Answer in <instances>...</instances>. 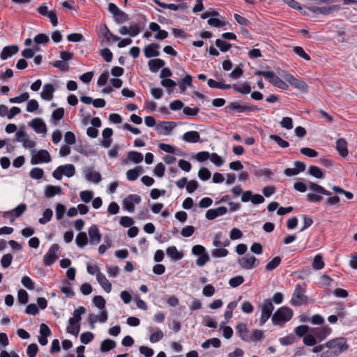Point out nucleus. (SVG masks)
I'll use <instances>...</instances> for the list:
<instances>
[{"label":"nucleus","instance_id":"nucleus-42","mask_svg":"<svg viewBox=\"0 0 357 357\" xmlns=\"http://www.w3.org/2000/svg\"><path fill=\"white\" fill-rule=\"evenodd\" d=\"M160 84L163 86L167 89L168 93H171L173 91V89L177 85L176 82L171 79L169 78L168 79H163L160 82Z\"/></svg>","mask_w":357,"mask_h":357},{"label":"nucleus","instance_id":"nucleus-16","mask_svg":"<svg viewBox=\"0 0 357 357\" xmlns=\"http://www.w3.org/2000/svg\"><path fill=\"white\" fill-rule=\"evenodd\" d=\"M86 310L83 306H79L75 309L73 312V317H70L68 320V324L70 326H74L75 324H79L82 320V315L85 314Z\"/></svg>","mask_w":357,"mask_h":357},{"label":"nucleus","instance_id":"nucleus-39","mask_svg":"<svg viewBox=\"0 0 357 357\" xmlns=\"http://www.w3.org/2000/svg\"><path fill=\"white\" fill-rule=\"evenodd\" d=\"M264 332L262 331L255 329L252 331L250 335L248 336V342H258L264 339Z\"/></svg>","mask_w":357,"mask_h":357},{"label":"nucleus","instance_id":"nucleus-7","mask_svg":"<svg viewBox=\"0 0 357 357\" xmlns=\"http://www.w3.org/2000/svg\"><path fill=\"white\" fill-rule=\"evenodd\" d=\"M304 290L300 284L296 285L290 303L294 306H301L307 303V296L304 294Z\"/></svg>","mask_w":357,"mask_h":357},{"label":"nucleus","instance_id":"nucleus-46","mask_svg":"<svg viewBox=\"0 0 357 357\" xmlns=\"http://www.w3.org/2000/svg\"><path fill=\"white\" fill-rule=\"evenodd\" d=\"M281 263V257L279 256L275 257L266 266L267 271H272L276 268Z\"/></svg>","mask_w":357,"mask_h":357},{"label":"nucleus","instance_id":"nucleus-26","mask_svg":"<svg viewBox=\"0 0 357 357\" xmlns=\"http://www.w3.org/2000/svg\"><path fill=\"white\" fill-rule=\"evenodd\" d=\"M340 307L336 308V315L337 317V319L343 324L345 325L348 323L347 321V316L349 315L348 312L346 310L345 307L340 303H337Z\"/></svg>","mask_w":357,"mask_h":357},{"label":"nucleus","instance_id":"nucleus-56","mask_svg":"<svg viewBox=\"0 0 357 357\" xmlns=\"http://www.w3.org/2000/svg\"><path fill=\"white\" fill-rule=\"evenodd\" d=\"M17 299L20 303L25 305L29 301L28 293L23 289L18 291Z\"/></svg>","mask_w":357,"mask_h":357},{"label":"nucleus","instance_id":"nucleus-9","mask_svg":"<svg viewBox=\"0 0 357 357\" xmlns=\"http://www.w3.org/2000/svg\"><path fill=\"white\" fill-rule=\"evenodd\" d=\"M59 250V245L56 243L52 244L47 252L44 255L43 262L47 266H52L58 259L56 252Z\"/></svg>","mask_w":357,"mask_h":357},{"label":"nucleus","instance_id":"nucleus-37","mask_svg":"<svg viewBox=\"0 0 357 357\" xmlns=\"http://www.w3.org/2000/svg\"><path fill=\"white\" fill-rule=\"evenodd\" d=\"M26 205L24 203L19 204L17 207H15L13 211L14 213L12 217L10 222H13L16 218H19L21 216L26 210Z\"/></svg>","mask_w":357,"mask_h":357},{"label":"nucleus","instance_id":"nucleus-32","mask_svg":"<svg viewBox=\"0 0 357 357\" xmlns=\"http://www.w3.org/2000/svg\"><path fill=\"white\" fill-rule=\"evenodd\" d=\"M232 89L242 94V95H246V94H248L251 92V86H250V84L247 82L245 83H243V84H232Z\"/></svg>","mask_w":357,"mask_h":357},{"label":"nucleus","instance_id":"nucleus-11","mask_svg":"<svg viewBox=\"0 0 357 357\" xmlns=\"http://www.w3.org/2000/svg\"><path fill=\"white\" fill-rule=\"evenodd\" d=\"M332 332V329L328 326L320 328H311V333L314 334L317 341L321 342L326 338Z\"/></svg>","mask_w":357,"mask_h":357},{"label":"nucleus","instance_id":"nucleus-45","mask_svg":"<svg viewBox=\"0 0 357 357\" xmlns=\"http://www.w3.org/2000/svg\"><path fill=\"white\" fill-rule=\"evenodd\" d=\"M253 173L257 177L265 176L268 178H271L273 176V172L268 168L255 169Z\"/></svg>","mask_w":357,"mask_h":357},{"label":"nucleus","instance_id":"nucleus-49","mask_svg":"<svg viewBox=\"0 0 357 357\" xmlns=\"http://www.w3.org/2000/svg\"><path fill=\"white\" fill-rule=\"evenodd\" d=\"M29 176L33 179H41L44 176V171L41 168L34 167L30 171Z\"/></svg>","mask_w":357,"mask_h":357},{"label":"nucleus","instance_id":"nucleus-17","mask_svg":"<svg viewBox=\"0 0 357 357\" xmlns=\"http://www.w3.org/2000/svg\"><path fill=\"white\" fill-rule=\"evenodd\" d=\"M227 208L225 206H220L216 208L209 209L206 213V218L209 220L215 219L216 218L226 214Z\"/></svg>","mask_w":357,"mask_h":357},{"label":"nucleus","instance_id":"nucleus-58","mask_svg":"<svg viewBox=\"0 0 357 357\" xmlns=\"http://www.w3.org/2000/svg\"><path fill=\"white\" fill-rule=\"evenodd\" d=\"M29 93L24 92V93H22L19 96L10 98L9 101L11 103H20V102L26 101L29 99Z\"/></svg>","mask_w":357,"mask_h":357},{"label":"nucleus","instance_id":"nucleus-44","mask_svg":"<svg viewBox=\"0 0 357 357\" xmlns=\"http://www.w3.org/2000/svg\"><path fill=\"white\" fill-rule=\"evenodd\" d=\"M324 262L321 255H317L312 262V268L314 270H321L324 267Z\"/></svg>","mask_w":357,"mask_h":357},{"label":"nucleus","instance_id":"nucleus-50","mask_svg":"<svg viewBox=\"0 0 357 357\" xmlns=\"http://www.w3.org/2000/svg\"><path fill=\"white\" fill-rule=\"evenodd\" d=\"M86 178L89 181L98 183L101 181V175L98 172L89 171L86 174Z\"/></svg>","mask_w":357,"mask_h":357},{"label":"nucleus","instance_id":"nucleus-27","mask_svg":"<svg viewBox=\"0 0 357 357\" xmlns=\"http://www.w3.org/2000/svg\"><path fill=\"white\" fill-rule=\"evenodd\" d=\"M116 346V343L114 340L107 338L100 343V350L102 353H107L114 349Z\"/></svg>","mask_w":357,"mask_h":357},{"label":"nucleus","instance_id":"nucleus-61","mask_svg":"<svg viewBox=\"0 0 357 357\" xmlns=\"http://www.w3.org/2000/svg\"><path fill=\"white\" fill-rule=\"evenodd\" d=\"M207 22L208 25L216 28H219L225 25V22L220 20L217 17H210Z\"/></svg>","mask_w":357,"mask_h":357},{"label":"nucleus","instance_id":"nucleus-53","mask_svg":"<svg viewBox=\"0 0 357 357\" xmlns=\"http://www.w3.org/2000/svg\"><path fill=\"white\" fill-rule=\"evenodd\" d=\"M293 52L298 56L303 58L306 61L310 60V56L305 52L304 49L300 46H296L293 48Z\"/></svg>","mask_w":357,"mask_h":357},{"label":"nucleus","instance_id":"nucleus-10","mask_svg":"<svg viewBox=\"0 0 357 357\" xmlns=\"http://www.w3.org/2000/svg\"><path fill=\"white\" fill-rule=\"evenodd\" d=\"M238 262L242 268L246 270L252 269L259 264V261L255 256L248 255L245 257L239 258Z\"/></svg>","mask_w":357,"mask_h":357},{"label":"nucleus","instance_id":"nucleus-63","mask_svg":"<svg viewBox=\"0 0 357 357\" xmlns=\"http://www.w3.org/2000/svg\"><path fill=\"white\" fill-rule=\"evenodd\" d=\"M81 200L87 204L91 202V200L93 199V194L91 191L89 190H84L82 191L79 194Z\"/></svg>","mask_w":357,"mask_h":357},{"label":"nucleus","instance_id":"nucleus-18","mask_svg":"<svg viewBox=\"0 0 357 357\" xmlns=\"http://www.w3.org/2000/svg\"><path fill=\"white\" fill-rule=\"evenodd\" d=\"M144 159L143 155L140 152L131 151L128 153L127 158L122 160L123 165L128 164L129 160L133 162L135 164H139L142 162Z\"/></svg>","mask_w":357,"mask_h":357},{"label":"nucleus","instance_id":"nucleus-64","mask_svg":"<svg viewBox=\"0 0 357 357\" xmlns=\"http://www.w3.org/2000/svg\"><path fill=\"white\" fill-rule=\"evenodd\" d=\"M38 351V347L36 343L29 344L26 349V354L29 357H36Z\"/></svg>","mask_w":357,"mask_h":357},{"label":"nucleus","instance_id":"nucleus-59","mask_svg":"<svg viewBox=\"0 0 357 357\" xmlns=\"http://www.w3.org/2000/svg\"><path fill=\"white\" fill-rule=\"evenodd\" d=\"M244 280H245L243 276L238 275V276L231 278L229 280V284L231 287L235 288V287L240 286L241 284H243Z\"/></svg>","mask_w":357,"mask_h":357},{"label":"nucleus","instance_id":"nucleus-6","mask_svg":"<svg viewBox=\"0 0 357 357\" xmlns=\"http://www.w3.org/2000/svg\"><path fill=\"white\" fill-rule=\"evenodd\" d=\"M192 253L194 255L198 256V258L196 260V264L198 266L201 267L204 266L210 260L209 255L203 245H194L192 248Z\"/></svg>","mask_w":357,"mask_h":357},{"label":"nucleus","instance_id":"nucleus-41","mask_svg":"<svg viewBox=\"0 0 357 357\" xmlns=\"http://www.w3.org/2000/svg\"><path fill=\"white\" fill-rule=\"evenodd\" d=\"M340 9V5H332V6H329L319 7V14L328 15L332 13L333 12H334L335 10H338Z\"/></svg>","mask_w":357,"mask_h":357},{"label":"nucleus","instance_id":"nucleus-21","mask_svg":"<svg viewBox=\"0 0 357 357\" xmlns=\"http://www.w3.org/2000/svg\"><path fill=\"white\" fill-rule=\"evenodd\" d=\"M336 150L339 155L343 158L348 155L347 142L345 139L340 138L336 141Z\"/></svg>","mask_w":357,"mask_h":357},{"label":"nucleus","instance_id":"nucleus-3","mask_svg":"<svg viewBox=\"0 0 357 357\" xmlns=\"http://www.w3.org/2000/svg\"><path fill=\"white\" fill-rule=\"evenodd\" d=\"M293 314L294 312L290 307L282 306L278 308L273 314V324L282 326L285 323L291 319Z\"/></svg>","mask_w":357,"mask_h":357},{"label":"nucleus","instance_id":"nucleus-30","mask_svg":"<svg viewBox=\"0 0 357 357\" xmlns=\"http://www.w3.org/2000/svg\"><path fill=\"white\" fill-rule=\"evenodd\" d=\"M268 81L273 86L280 89L287 90L289 88V85L285 82L282 80L278 76L275 75L274 72L273 77H271V79H269Z\"/></svg>","mask_w":357,"mask_h":357},{"label":"nucleus","instance_id":"nucleus-55","mask_svg":"<svg viewBox=\"0 0 357 357\" xmlns=\"http://www.w3.org/2000/svg\"><path fill=\"white\" fill-rule=\"evenodd\" d=\"M51 64L52 66L59 68L63 72H68L69 70L68 64L63 61L56 60L52 62Z\"/></svg>","mask_w":357,"mask_h":357},{"label":"nucleus","instance_id":"nucleus-29","mask_svg":"<svg viewBox=\"0 0 357 357\" xmlns=\"http://www.w3.org/2000/svg\"><path fill=\"white\" fill-rule=\"evenodd\" d=\"M61 188L58 185H48L45 188V196L46 197H52L56 195H60L61 193Z\"/></svg>","mask_w":357,"mask_h":357},{"label":"nucleus","instance_id":"nucleus-34","mask_svg":"<svg viewBox=\"0 0 357 357\" xmlns=\"http://www.w3.org/2000/svg\"><path fill=\"white\" fill-rule=\"evenodd\" d=\"M274 310V306L272 303V301L271 298L265 299L264 303L261 306V313L264 314L269 317L271 316L272 312Z\"/></svg>","mask_w":357,"mask_h":357},{"label":"nucleus","instance_id":"nucleus-13","mask_svg":"<svg viewBox=\"0 0 357 357\" xmlns=\"http://www.w3.org/2000/svg\"><path fill=\"white\" fill-rule=\"evenodd\" d=\"M88 233L89 236V243L91 245H98L101 240L102 235L97 225H91L89 228Z\"/></svg>","mask_w":357,"mask_h":357},{"label":"nucleus","instance_id":"nucleus-31","mask_svg":"<svg viewBox=\"0 0 357 357\" xmlns=\"http://www.w3.org/2000/svg\"><path fill=\"white\" fill-rule=\"evenodd\" d=\"M236 329L241 339L248 342V329L246 324L244 323H240L236 326Z\"/></svg>","mask_w":357,"mask_h":357},{"label":"nucleus","instance_id":"nucleus-5","mask_svg":"<svg viewBox=\"0 0 357 357\" xmlns=\"http://www.w3.org/2000/svg\"><path fill=\"white\" fill-rule=\"evenodd\" d=\"M260 109L257 105H241L238 102H231L225 107V112H229L231 110L237 111L239 113H250L257 112Z\"/></svg>","mask_w":357,"mask_h":357},{"label":"nucleus","instance_id":"nucleus-4","mask_svg":"<svg viewBox=\"0 0 357 357\" xmlns=\"http://www.w3.org/2000/svg\"><path fill=\"white\" fill-rule=\"evenodd\" d=\"M279 75L294 88L297 89L303 93H307L308 91L309 86L305 82L298 79L293 75L284 71H282V73H279Z\"/></svg>","mask_w":357,"mask_h":357},{"label":"nucleus","instance_id":"nucleus-28","mask_svg":"<svg viewBox=\"0 0 357 357\" xmlns=\"http://www.w3.org/2000/svg\"><path fill=\"white\" fill-rule=\"evenodd\" d=\"M166 252L168 257L172 259L178 261L183 257V254L179 252L176 246H169L167 248Z\"/></svg>","mask_w":357,"mask_h":357},{"label":"nucleus","instance_id":"nucleus-2","mask_svg":"<svg viewBox=\"0 0 357 357\" xmlns=\"http://www.w3.org/2000/svg\"><path fill=\"white\" fill-rule=\"evenodd\" d=\"M326 347L332 351L333 356H338L348 350L349 345L346 337H340L333 338L325 343Z\"/></svg>","mask_w":357,"mask_h":357},{"label":"nucleus","instance_id":"nucleus-22","mask_svg":"<svg viewBox=\"0 0 357 357\" xmlns=\"http://www.w3.org/2000/svg\"><path fill=\"white\" fill-rule=\"evenodd\" d=\"M165 65V61L161 59H151L148 61L149 68L152 73H157L161 68H163Z\"/></svg>","mask_w":357,"mask_h":357},{"label":"nucleus","instance_id":"nucleus-24","mask_svg":"<svg viewBox=\"0 0 357 357\" xmlns=\"http://www.w3.org/2000/svg\"><path fill=\"white\" fill-rule=\"evenodd\" d=\"M182 72L185 74V76L178 82V86L181 91L184 92L185 91L187 86H192V77L188 74L183 69L182 70Z\"/></svg>","mask_w":357,"mask_h":357},{"label":"nucleus","instance_id":"nucleus-52","mask_svg":"<svg viewBox=\"0 0 357 357\" xmlns=\"http://www.w3.org/2000/svg\"><path fill=\"white\" fill-rule=\"evenodd\" d=\"M93 303L100 310H103L105 307L106 301L102 296H95L93 298Z\"/></svg>","mask_w":357,"mask_h":357},{"label":"nucleus","instance_id":"nucleus-35","mask_svg":"<svg viewBox=\"0 0 357 357\" xmlns=\"http://www.w3.org/2000/svg\"><path fill=\"white\" fill-rule=\"evenodd\" d=\"M75 243L80 248H83L87 245L88 237L86 232L81 231L77 234L75 238Z\"/></svg>","mask_w":357,"mask_h":357},{"label":"nucleus","instance_id":"nucleus-51","mask_svg":"<svg viewBox=\"0 0 357 357\" xmlns=\"http://www.w3.org/2000/svg\"><path fill=\"white\" fill-rule=\"evenodd\" d=\"M43 217L38 220V222L41 225H45L50 222L53 215V211L50 208H47L44 211Z\"/></svg>","mask_w":357,"mask_h":357},{"label":"nucleus","instance_id":"nucleus-14","mask_svg":"<svg viewBox=\"0 0 357 357\" xmlns=\"http://www.w3.org/2000/svg\"><path fill=\"white\" fill-rule=\"evenodd\" d=\"M29 126L31 127L37 133L47 132V127L44 121L41 118H35L29 123Z\"/></svg>","mask_w":357,"mask_h":357},{"label":"nucleus","instance_id":"nucleus-40","mask_svg":"<svg viewBox=\"0 0 357 357\" xmlns=\"http://www.w3.org/2000/svg\"><path fill=\"white\" fill-rule=\"evenodd\" d=\"M309 174L317 178H324V174L321 168L317 166L311 165L309 167L308 170Z\"/></svg>","mask_w":357,"mask_h":357},{"label":"nucleus","instance_id":"nucleus-47","mask_svg":"<svg viewBox=\"0 0 357 357\" xmlns=\"http://www.w3.org/2000/svg\"><path fill=\"white\" fill-rule=\"evenodd\" d=\"M64 116V109L62 107H59L53 111L52 114V119L53 123L56 124L58 121L63 118Z\"/></svg>","mask_w":357,"mask_h":357},{"label":"nucleus","instance_id":"nucleus-1","mask_svg":"<svg viewBox=\"0 0 357 357\" xmlns=\"http://www.w3.org/2000/svg\"><path fill=\"white\" fill-rule=\"evenodd\" d=\"M309 188L312 190L314 193H308L306 196L307 201L310 203H316L319 204L323 200V197L321 195H324L326 196H331L332 193L326 190L321 185L308 181Z\"/></svg>","mask_w":357,"mask_h":357},{"label":"nucleus","instance_id":"nucleus-57","mask_svg":"<svg viewBox=\"0 0 357 357\" xmlns=\"http://www.w3.org/2000/svg\"><path fill=\"white\" fill-rule=\"evenodd\" d=\"M211 173L206 167H201L198 172V177L202 181H207L211 178Z\"/></svg>","mask_w":357,"mask_h":357},{"label":"nucleus","instance_id":"nucleus-43","mask_svg":"<svg viewBox=\"0 0 357 357\" xmlns=\"http://www.w3.org/2000/svg\"><path fill=\"white\" fill-rule=\"evenodd\" d=\"M215 45L222 52H226L229 50L232 45L221 39H217L215 42Z\"/></svg>","mask_w":357,"mask_h":357},{"label":"nucleus","instance_id":"nucleus-62","mask_svg":"<svg viewBox=\"0 0 357 357\" xmlns=\"http://www.w3.org/2000/svg\"><path fill=\"white\" fill-rule=\"evenodd\" d=\"M24 127L22 126L20 128V130L16 132V141L19 142H23L24 140H26L29 138L28 134L24 130Z\"/></svg>","mask_w":357,"mask_h":357},{"label":"nucleus","instance_id":"nucleus-60","mask_svg":"<svg viewBox=\"0 0 357 357\" xmlns=\"http://www.w3.org/2000/svg\"><path fill=\"white\" fill-rule=\"evenodd\" d=\"M94 338V335L91 332H85L81 334L80 341L84 344L90 343Z\"/></svg>","mask_w":357,"mask_h":357},{"label":"nucleus","instance_id":"nucleus-33","mask_svg":"<svg viewBox=\"0 0 357 357\" xmlns=\"http://www.w3.org/2000/svg\"><path fill=\"white\" fill-rule=\"evenodd\" d=\"M60 289L61 291L68 298H72L75 296V292L72 289V284L68 280L63 281V286Z\"/></svg>","mask_w":357,"mask_h":357},{"label":"nucleus","instance_id":"nucleus-19","mask_svg":"<svg viewBox=\"0 0 357 357\" xmlns=\"http://www.w3.org/2000/svg\"><path fill=\"white\" fill-rule=\"evenodd\" d=\"M19 51V47L17 45L6 46L3 48L0 57L2 60H6L13 55L17 54Z\"/></svg>","mask_w":357,"mask_h":357},{"label":"nucleus","instance_id":"nucleus-54","mask_svg":"<svg viewBox=\"0 0 357 357\" xmlns=\"http://www.w3.org/2000/svg\"><path fill=\"white\" fill-rule=\"evenodd\" d=\"M100 55L106 62H111L113 58V54L111 50L107 48H103L100 50Z\"/></svg>","mask_w":357,"mask_h":357},{"label":"nucleus","instance_id":"nucleus-23","mask_svg":"<svg viewBox=\"0 0 357 357\" xmlns=\"http://www.w3.org/2000/svg\"><path fill=\"white\" fill-rule=\"evenodd\" d=\"M181 139L189 143H197L200 142V135L197 131H188L182 135Z\"/></svg>","mask_w":357,"mask_h":357},{"label":"nucleus","instance_id":"nucleus-12","mask_svg":"<svg viewBox=\"0 0 357 357\" xmlns=\"http://www.w3.org/2000/svg\"><path fill=\"white\" fill-rule=\"evenodd\" d=\"M176 126L174 121H162L156 125V130L159 134L168 135Z\"/></svg>","mask_w":357,"mask_h":357},{"label":"nucleus","instance_id":"nucleus-8","mask_svg":"<svg viewBox=\"0 0 357 357\" xmlns=\"http://www.w3.org/2000/svg\"><path fill=\"white\" fill-rule=\"evenodd\" d=\"M31 153V165H37L42 162L47 163L51 161V156L47 150L42 149L38 151H36V149H32Z\"/></svg>","mask_w":357,"mask_h":357},{"label":"nucleus","instance_id":"nucleus-48","mask_svg":"<svg viewBox=\"0 0 357 357\" xmlns=\"http://www.w3.org/2000/svg\"><path fill=\"white\" fill-rule=\"evenodd\" d=\"M270 139L274 141L281 148H287L289 144L287 141L282 139L280 136L277 135H271L269 136Z\"/></svg>","mask_w":357,"mask_h":357},{"label":"nucleus","instance_id":"nucleus-38","mask_svg":"<svg viewBox=\"0 0 357 357\" xmlns=\"http://www.w3.org/2000/svg\"><path fill=\"white\" fill-rule=\"evenodd\" d=\"M294 332L299 337H304L309 332L311 333V328L307 325H301L295 328Z\"/></svg>","mask_w":357,"mask_h":357},{"label":"nucleus","instance_id":"nucleus-25","mask_svg":"<svg viewBox=\"0 0 357 357\" xmlns=\"http://www.w3.org/2000/svg\"><path fill=\"white\" fill-rule=\"evenodd\" d=\"M55 91V88L53 84L49 83L46 84L43 86V91L40 94L41 98L45 100H51L53 98V93Z\"/></svg>","mask_w":357,"mask_h":357},{"label":"nucleus","instance_id":"nucleus-15","mask_svg":"<svg viewBox=\"0 0 357 357\" xmlns=\"http://www.w3.org/2000/svg\"><path fill=\"white\" fill-rule=\"evenodd\" d=\"M160 48V45L156 43H152L144 48V56L146 58H153L157 57L160 55V51L158 49Z\"/></svg>","mask_w":357,"mask_h":357},{"label":"nucleus","instance_id":"nucleus-20","mask_svg":"<svg viewBox=\"0 0 357 357\" xmlns=\"http://www.w3.org/2000/svg\"><path fill=\"white\" fill-rule=\"evenodd\" d=\"M96 279L98 283L107 293H109L112 291V284L109 282L103 273L98 271L96 274Z\"/></svg>","mask_w":357,"mask_h":357},{"label":"nucleus","instance_id":"nucleus-36","mask_svg":"<svg viewBox=\"0 0 357 357\" xmlns=\"http://www.w3.org/2000/svg\"><path fill=\"white\" fill-rule=\"evenodd\" d=\"M60 167L62 169L61 174L67 177H72L75 174V167L73 164L61 165Z\"/></svg>","mask_w":357,"mask_h":357}]
</instances>
